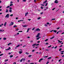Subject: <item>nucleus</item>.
I'll list each match as a JSON object with an SVG mask.
<instances>
[{"label":"nucleus","instance_id":"obj_1","mask_svg":"<svg viewBox=\"0 0 64 64\" xmlns=\"http://www.w3.org/2000/svg\"><path fill=\"white\" fill-rule=\"evenodd\" d=\"M9 14H7L6 16L5 17V18H6V17L7 18H9Z\"/></svg>","mask_w":64,"mask_h":64},{"label":"nucleus","instance_id":"obj_2","mask_svg":"<svg viewBox=\"0 0 64 64\" xmlns=\"http://www.w3.org/2000/svg\"><path fill=\"white\" fill-rule=\"evenodd\" d=\"M14 24V22H12L10 24H9L10 26H11L12 25H13Z\"/></svg>","mask_w":64,"mask_h":64},{"label":"nucleus","instance_id":"obj_3","mask_svg":"<svg viewBox=\"0 0 64 64\" xmlns=\"http://www.w3.org/2000/svg\"><path fill=\"white\" fill-rule=\"evenodd\" d=\"M40 33H38V34H37V36H36V37L37 38V37H38L40 36Z\"/></svg>","mask_w":64,"mask_h":64},{"label":"nucleus","instance_id":"obj_4","mask_svg":"<svg viewBox=\"0 0 64 64\" xmlns=\"http://www.w3.org/2000/svg\"><path fill=\"white\" fill-rule=\"evenodd\" d=\"M10 49H11V48H10V47H9L7 49H6V50L7 51V50H10Z\"/></svg>","mask_w":64,"mask_h":64},{"label":"nucleus","instance_id":"obj_5","mask_svg":"<svg viewBox=\"0 0 64 64\" xmlns=\"http://www.w3.org/2000/svg\"><path fill=\"white\" fill-rule=\"evenodd\" d=\"M36 31H40V30L39 28H38L36 29Z\"/></svg>","mask_w":64,"mask_h":64},{"label":"nucleus","instance_id":"obj_6","mask_svg":"<svg viewBox=\"0 0 64 64\" xmlns=\"http://www.w3.org/2000/svg\"><path fill=\"white\" fill-rule=\"evenodd\" d=\"M54 3H58V2L57 1V0H56L55 1Z\"/></svg>","mask_w":64,"mask_h":64},{"label":"nucleus","instance_id":"obj_7","mask_svg":"<svg viewBox=\"0 0 64 64\" xmlns=\"http://www.w3.org/2000/svg\"><path fill=\"white\" fill-rule=\"evenodd\" d=\"M28 12L26 13L25 14V16H26L27 15H28Z\"/></svg>","mask_w":64,"mask_h":64},{"label":"nucleus","instance_id":"obj_8","mask_svg":"<svg viewBox=\"0 0 64 64\" xmlns=\"http://www.w3.org/2000/svg\"><path fill=\"white\" fill-rule=\"evenodd\" d=\"M9 12V11L8 10V9H7L6 10V13H8V12Z\"/></svg>","mask_w":64,"mask_h":64},{"label":"nucleus","instance_id":"obj_9","mask_svg":"<svg viewBox=\"0 0 64 64\" xmlns=\"http://www.w3.org/2000/svg\"><path fill=\"white\" fill-rule=\"evenodd\" d=\"M46 2H47V0H45L44 2H43V4H45V3H46Z\"/></svg>","mask_w":64,"mask_h":64},{"label":"nucleus","instance_id":"obj_10","mask_svg":"<svg viewBox=\"0 0 64 64\" xmlns=\"http://www.w3.org/2000/svg\"><path fill=\"white\" fill-rule=\"evenodd\" d=\"M19 54H21V53H23V52H22L20 51L19 52H18Z\"/></svg>","mask_w":64,"mask_h":64},{"label":"nucleus","instance_id":"obj_11","mask_svg":"<svg viewBox=\"0 0 64 64\" xmlns=\"http://www.w3.org/2000/svg\"><path fill=\"white\" fill-rule=\"evenodd\" d=\"M7 23V22H5L4 24V26H6V24Z\"/></svg>","mask_w":64,"mask_h":64},{"label":"nucleus","instance_id":"obj_12","mask_svg":"<svg viewBox=\"0 0 64 64\" xmlns=\"http://www.w3.org/2000/svg\"><path fill=\"white\" fill-rule=\"evenodd\" d=\"M58 42H60V43H62V41H61L60 40H58Z\"/></svg>","mask_w":64,"mask_h":64},{"label":"nucleus","instance_id":"obj_13","mask_svg":"<svg viewBox=\"0 0 64 64\" xmlns=\"http://www.w3.org/2000/svg\"><path fill=\"white\" fill-rule=\"evenodd\" d=\"M36 44H34L32 45V46H35V45H36Z\"/></svg>","mask_w":64,"mask_h":64},{"label":"nucleus","instance_id":"obj_14","mask_svg":"<svg viewBox=\"0 0 64 64\" xmlns=\"http://www.w3.org/2000/svg\"><path fill=\"white\" fill-rule=\"evenodd\" d=\"M23 27H27V26L25 25H24L22 26Z\"/></svg>","mask_w":64,"mask_h":64},{"label":"nucleus","instance_id":"obj_15","mask_svg":"<svg viewBox=\"0 0 64 64\" xmlns=\"http://www.w3.org/2000/svg\"><path fill=\"white\" fill-rule=\"evenodd\" d=\"M53 31L54 32H55V33H56V32H57L56 30H53Z\"/></svg>","mask_w":64,"mask_h":64},{"label":"nucleus","instance_id":"obj_16","mask_svg":"<svg viewBox=\"0 0 64 64\" xmlns=\"http://www.w3.org/2000/svg\"><path fill=\"white\" fill-rule=\"evenodd\" d=\"M41 19V17H40L39 18H37L38 20H40Z\"/></svg>","mask_w":64,"mask_h":64},{"label":"nucleus","instance_id":"obj_17","mask_svg":"<svg viewBox=\"0 0 64 64\" xmlns=\"http://www.w3.org/2000/svg\"><path fill=\"white\" fill-rule=\"evenodd\" d=\"M30 29L29 28L28 29V30L27 31V32H29V30Z\"/></svg>","mask_w":64,"mask_h":64},{"label":"nucleus","instance_id":"obj_18","mask_svg":"<svg viewBox=\"0 0 64 64\" xmlns=\"http://www.w3.org/2000/svg\"><path fill=\"white\" fill-rule=\"evenodd\" d=\"M13 55H10V58H11L12 57H13Z\"/></svg>","mask_w":64,"mask_h":64},{"label":"nucleus","instance_id":"obj_19","mask_svg":"<svg viewBox=\"0 0 64 64\" xmlns=\"http://www.w3.org/2000/svg\"><path fill=\"white\" fill-rule=\"evenodd\" d=\"M6 39V38H3V40H5Z\"/></svg>","mask_w":64,"mask_h":64},{"label":"nucleus","instance_id":"obj_20","mask_svg":"<svg viewBox=\"0 0 64 64\" xmlns=\"http://www.w3.org/2000/svg\"><path fill=\"white\" fill-rule=\"evenodd\" d=\"M52 58V57H50L48 58V59H51Z\"/></svg>","mask_w":64,"mask_h":64},{"label":"nucleus","instance_id":"obj_21","mask_svg":"<svg viewBox=\"0 0 64 64\" xmlns=\"http://www.w3.org/2000/svg\"><path fill=\"white\" fill-rule=\"evenodd\" d=\"M9 11L10 12H12V10H9Z\"/></svg>","mask_w":64,"mask_h":64},{"label":"nucleus","instance_id":"obj_22","mask_svg":"<svg viewBox=\"0 0 64 64\" xmlns=\"http://www.w3.org/2000/svg\"><path fill=\"white\" fill-rule=\"evenodd\" d=\"M9 7H10V6H8L6 7V8H9Z\"/></svg>","mask_w":64,"mask_h":64},{"label":"nucleus","instance_id":"obj_23","mask_svg":"<svg viewBox=\"0 0 64 64\" xmlns=\"http://www.w3.org/2000/svg\"><path fill=\"white\" fill-rule=\"evenodd\" d=\"M23 58H22L21 59V60H20V62H22V60H23Z\"/></svg>","mask_w":64,"mask_h":64},{"label":"nucleus","instance_id":"obj_24","mask_svg":"<svg viewBox=\"0 0 64 64\" xmlns=\"http://www.w3.org/2000/svg\"><path fill=\"white\" fill-rule=\"evenodd\" d=\"M55 38V36H53V37L51 38H50V39H53V38Z\"/></svg>","mask_w":64,"mask_h":64},{"label":"nucleus","instance_id":"obj_25","mask_svg":"<svg viewBox=\"0 0 64 64\" xmlns=\"http://www.w3.org/2000/svg\"><path fill=\"white\" fill-rule=\"evenodd\" d=\"M17 27V26L16 25H15L14 26V28H15V27Z\"/></svg>","mask_w":64,"mask_h":64},{"label":"nucleus","instance_id":"obj_26","mask_svg":"<svg viewBox=\"0 0 64 64\" xmlns=\"http://www.w3.org/2000/svg\"><path fill=\"white\" fill-rule=\"evenodd\" d=\"M40 38V37L38 38H36L37 40H39V39Z\"/></svg>","mask_w":64,"mask_h":64},{"label":"nucleus","instance_id":"obj_27","mask_svg":"<svg viewBox=\"0 0 64 64\" xmlns=\"http://www.w3.org/2000/svg\"><path fill=\"white\" fill-rule=\"evenodd\" d=\"M18 30H19V29L18 28L17 29H16V31H18Z\"/></svg>","mask_w":64,"mask_h":64},{"label":"nucleus","instance_id":"obj_28","mask_svg":"<svg viewBox=\"0 0 64 64\" xmlns=\"http://www.w3.org/2000/svg\"><path fill=\"white\" fill-rule=\"evenodd\" d=\"M61 50H62V48H60L59 49V51H61Z\"/></svg>","mask_w":64,"mask_h":64},{"label":"nucleus","instance_id":"obj_29","mask_svg":"<svg viewBox=\"0 0 64 64\" xmlns=\"http://www.w3.org/2000/svg\"><path fill=\"white\" fill-rule=\"evenodd\" d=\"M48 40V39H47L44 40V41H47Z\"/></svg>","mask_w":64,"mask_h":64},{"label":"nucleus","instance_id":"obj_30","mask_svg":"<svg viewBox=\"0 0 64 64\" xmlns=\"http://www.w3.org/2000/svg\"><path fill=\"white\" fill-rule=\"evenodd\" d=\"M38 54L39 55L40 54H41V52H39L38 53Z\"/></svg>","mask_w":64,"mask_h":64},{"label":"nucleus","instance_id":"obj_31","mask_svg":"<svg viewBox=\"0 0 64 64\" xmlns=\"http://www.w3.org/2000/svg\"><path fill=\"white\" fill-rule=\"evenodd\" d=\"M20 46V45H18V46H16V47H19Z\"/></svg>","mask_w":64,"mask_h":64},{"label":"nucleus","instance_id":"obj_32","mask_svg":"<svg viewBox=\"0 0 64 64\" xmlns=\"http://www.w3.org/2000/svg\"><path fill=\"white\" fill-rule=\"evenodd\" d=\"M11 44V43H10L8 44V46H9V45H10V44Z\"/></svg>","mask_w":64,"mask_h":64},{"label":"nucleus","instance_id":"obj_33","mask_svg":"<svg viewBox=\"0 0 64 64\" xmlns=\"http://www.w3.org/2000/svg\"><path fill=\"white\" fill-rule=\"evenodd\" d=\"M13 5V4H10V6H12Z\"/></svg>","mask_w":64,"mask_h":64},{"label":"nucleus","instance_id":"obj_34","mask_svg":"<svg viewBox=\"0 0 64 64\" xmlns=\"http://www.w3.org/2000/svg\"><path fill=\"white\" fill-rule=\"evenodd\" d=\"M48 4V3H46V4L45 6H47Z\"/></svg>","mask_w":64,"mask_h":64},{"label":"nucleus","instance_id":"obj_35","mask_svg":"<svg viewBox=\"0 0 64 64\" xmlns=\"http://www.w3.org/2000/svg\"><path fill=\"white\" fill-rule=\"evenodd\" d=\"M47 57H48V56H46L44 57V58H47Z\"/></svg>","mask_w":64,"mask_h":64},{"label":"nucleus","instance_id":"obj_36","mask_svg":"<svg viewBox=\"0 0 64 64\" xmlns=\"http://www.w3.org/2000/svg\"><path fill=\"white\" fill-rule=\"evenodd\" d=\"M13 16V14H12L10 15V16Z\"/></svg>","mask_w":64,"mask_h":64},{"label":"nucleus","instance_id":"obj_37","mask_svg":"<svg viewBox=\"0 0 64 64\" xmlns=\"http://www.w3.org/2000/svg\"><path fill=\"white\" fill-rule=\"evenodd\" d=\"M52 46L51 45H50V46H49L48 47V48H50V47H51Z\"/></svg>","mask_w":64,"mask_h":64},{"label":"nucleus","instance_id":"obj_38","mask_svg":"<svg viewBox=\"0 0 64 64\" xmlns=\"http://www.w3.org/2000/svg\"><path fill=\"white\" fill-rule=\"evenodd\" d=\"M57 46H56V47H54V49H56V48H57Z\"/></svg>","mask_w":64,"mask_h":64},{"label":"nucleus","instance_id":"obj_39","mask_svg":"<svg viewBox=\"0 0 64 64\" xmlns=\"http://www.w3.org/2000/svg\"><path fill=\"white\" fill-rule=\"evenodd\" d=\"M3 55V54H0V56H1Z\"/></svg>","mask_w":64,"mask_h":64},{"label":"nucleus","instance_id":"obj_40","mask_svg":"<svg viewBox=\"0 0 64 64\" xmlns=\"http://www.w3.org/2000/svg\"><path fill=\"white\" fill-rule=\"evenodd\" d=\"M32 55H29V56H28V57H31V56H32Z\"/></svg>","mask_w":64,"mask_h":64},{"label":"nucleus","instance_id":"obj_41","mask_svg":"<svg viewBox=\"0 0 64 64\" xmlns=\"http://www.w3.org/2000/svg\"><path fill=\"white\" fill-rule=\"evenodd\" d=\"M44 26H46V27H47V24H44Z\"/></svg>","mask_w":64,"mask_h":64},{"label":"nucleus","instance_id":"obj_42","mask_svg":"<svg viewBox=\"0 0 64 64\" xmlns=\"http://www.w3.org/2000/svg\"><path fill=\"white\" fill-rule=\"evenodd\" d=\"M13 3V2H10V4H12Z\"/></svg>","mask_w":64,"mask_h":64},{"label":"nucleus","instance_id":"obj_43","mask_svg":"<svg viewBox=\"0 0 64 64\" xmlns=\"http://www.w3.org/2000/svg\"><path fill=\"white\" fill-rule=\"evenodd\" d=\"M40 8H41V9H43V7H42V6H41L40 7Z\"/></svg>","mask_w":64,"mask_h":64},{"label":"nucleus","instance_id":"obj_44","mask_svg":"<svg viewBox=\"0 0 64 64\" xmlns=\"http://www.w3.org/2000/svg\"><path fill=\"white\" fill-rule=\"evenodd\" d=\"M55 8H54L53 9H52V10H54V9H55Z\"/></svg>","mask_w":64,"mask_h":64},{"label":"nucleus","instance_id":"obj_45","mask_svg":"<svg viewBox=\"0 0 64 64\" xmlns=\"http://www.w3.org/2000/svg\"><path fill=\"white\" fill-rule=\"evenodd\" d=\"M23 61H25V58H23Z\"/></svg>","mask_w":64,"mask_h":64},{"label":"nucleus","instance_id":"obj_46","mask_svg":"<svg viewBox=\"0 0 64 64\" xmlns=\"http://www.w3.org/2000/svg\"><path fill=\"white\" fill-rule=\"evenodd\" d=\"M55 18H53L52 19V20H55Z\"/></svg>","mask_w":64,"mask_h":64},{"label":"nucleus","instance_id":"obj_47","mask_svg":"<svg viewBox=\"0 0 64 64\" xmlns=\"http://www.w3.org/2000/svg\"><path fill=\"white\" fill-rule=\"evenodd\" d=\"M43 14V12H42L40 13V14L41 15H42V14Z\"/></svg>","mask_w":64,"mask_h":64},{"label":"nucleus","instance_id":"obj_48","mask_svg":"<svg viewBox=\"0 0 64 64\" xmlns=\"http://www.w3.org/2000/svg\"><path fill=\"white\" fill-rule=\"evenodd\" d=\"M36 1H37L36 0H34V2H36Z\"/></svg>","mask_w":64,"mask_h":64},{"label":"nucleus","instance_id":"obj_49","mask_svg":"<svg viewBox=\"0 0 64 64\" xmlns=\"http://www.w3.org/2000/svg\"><path fill=\"white\" fill-rule=\"evenodd\" d=\"M63 46L62 45H61L60 46H59L60 47H62Z\"/></svg>","mask_w":64,"mask_h":64},{"label":"nucleus","instance_id":"obj_50","mask_svg":"<svg viewBox=\"0 0 64 64\" xmlns=\"http://www.w3.org/2000/svg\"><path fill=\"white\" fill-rule=\"evenodd\" d=\"M46 24L47 25H49V22H47Z\"/></svg>","mask_w":64,"mask_h":64},{"label":"nucleus","instance_id":"obj_51","mask_svg":"<svg viewBox=\"0 0 64 64\" xmlns=\"http://www.w3.org/2000/svg\"><path fill=\"white\" fill-rule=\"evenodd\" d=\"M60 29V27H58V28H57V29L58 30Z\"/></svg>","mask_w":64,"mask_h":64},{"label":"nucleus","instance_id":"obj_52","mask_svg":"<svg viewBox=\"0 0 64 64\" xmlns=\"http://www.w3.org/2000/svg\"><path fill=\"white\" fill-rule=\"evenodd\" d=\"M41 6H44V5L42 4H41Z\"/></svg>","mask_w":64,"mask_h":64},{"label":"nucleus","instance_id":"obj_53","mask_svg":"<svg viewBox=\"0 0 64 64\" xmlns=\"http://www.w3.org/2000/svg\"><path fill=\"white\" fill-rule=\"evenodd\" d=\"M47 44H48V43L46 42V45H47Z\"/></svg>","mask_w":64,"mask_h":64},{"label":"nucleus","instance_id":"obj_54","mask_svg":"<svg viewBox=\"0 0 64 64\" xmlns=\"http://www.w3.org/2000/svg\"><path fill=\"white\" fill-rule=\"evenodd\" d=\"M34 51H35V50H32V52H34Z\"/></svg>","mask_w":64,"mask_h":64},{"label":"nucleus","instance_id":"obj_55","mask_svg":"<svg viewBox=\"0 0 64 64\" xmlns=\"http://www.w3.org/2000/svg\"><path fill=\"white\" fill-rule=\"evenodd\" d=\"M26 54H27L28 55V54H29V53H28L27 52H26Z\"/></svg>","mask_w":64,"mask_h":64},{"label":"nucleus","instance_id":"obj_56","mask_svg":"<svg viewBox=\"0 0 64 64\" xmlns=\"http://www.w3.org/2000/svg\"><path fill=\"white\" fill-rule=\"evenodd\" d=\"M26 0H23V2H26Z\"/></svg>","mask_w":64,"mask_h":64},{"label":"nucleus","instance_id":"obj_57","mask_svg":"<svg viewBox=\"0 0 64 64\" xmlns=\"http://www.w3.org/2000/svg\"><path fill=\"white\" fill-rule=\"evenodd\" d=\"M18 32H22V31H19Z\"/></svg>","mask_w":64,"mask_h":64},{"label":"nucleus","instance_id":"obj_58","mask_svg":"<svg viewBox=\"0 0 64 64\" xmlns=\"http://www.w3.org/2000/svg\"><path fill=\"white\" fill-rule=\"evenodd\" d=\"M18 19V17H16V20Z\"/></svg>","mask_w":64,"mask_h":64},{"label":"nucleus","instance_id":"obj_59","mask_svg":"<svg viewBox=\"0 0 64 64\" xmlns=\"http://www.w3.org/2000/svg\"><path fill=\"white\" fill-rule=\"evenodd\" d=\"M17 35H19V33L18 32L16 34Z\"/></svg>","mask_w":64,"mask_h":64},{"label":"nucleus","instance_id":"obj_60","mask_svg":"<svg viewBox=\"0 0 64 64\" xmlns=\"http://www.w3.org/2000/svg\"><path fill=\"white\" fill-rule=\"evenodd\" d=\"M32 42H33V40H31L30 42V43H31Z\"/></svg>","mask_w":64,"mask_h":64},{"label":"nucleus","instance_id":"obj_61","mask_svg":"<svg viewBox=\"0 0 64 64\" xmlns=\"http://www.w3.org/2000/svg\"><path fill=\"white\" fill-rule=\"evenodd\" d=\"M8 61V59H7V60H5V62H6V61Z\"/></svg>","mask_w":64,"mask_h":64},{"label":"nucleus","instance_id":"obj_62","mask_svg":"<svg viewBox=\"0 0 64 64\" xmlns=\"http://www.w3.org/2000/svg\"><path fill=\"white\" fill-rule=\"evenodd\" d=\"M48 63H49V62H47L46 63V64H48Z\"/></svg>","mask_w":64,"mask_h":64},{"label":"nucleus","instance_id":"obj_63","mask_svg":"<svg viewBox=\"0 0 64 64\" xmlns=\"http://www.w3.org/2000/svg\"><path fill=\"white\" fill-rule=\"evenodd\" d=\"M43 60V58H40V60L41 61V60Z\"/></svg>","mask_w":64,"mask_h":64},{"label":"nucleus","instance_id":"obj_64","mask_svg":"<svg viewBox=\"0 0 64 64\" xmlns=\"http://www.w3.org/2000/svg\"><path fill=\"white\" fill-rule=\"evenodd\" d=\"M34 63H30V64H34Z\"/></svg>","mask_w":64,"mask_h":64}]
</instances>
